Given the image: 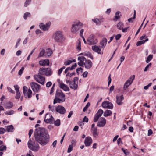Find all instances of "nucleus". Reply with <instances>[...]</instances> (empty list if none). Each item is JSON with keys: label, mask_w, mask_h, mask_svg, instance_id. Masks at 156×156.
I'll use <instances>...</instances> for the list:
<instances>
[{"label": "nucleus", "mask_w": 156, "mask_h": 156, "mask_svg": "<svg viewBox=\"0 0 156 156\" xmlns=\"http://www.w3.org/2000/svg\"><path fill=\"white\" fill-rule=\"evenodd\" d=\"M34 136L36 141L42 146H45L50 141V136L46 129L43 127H39L36 129Z\"/></svg>", "instance_id": "obj_1"}, {"label": "nucleus", "mask_w": 156, "mask_h": 156, "mask_svg": "<svg viewBox=\"0 0 156 156\" xmlns=\"http://www.w3.org/2000/svg\"><path fill=\"white\" fill-rule=\"evenodd\" d=\"M53 38L55 42L58 43H61L65 40L64 35L60 31L55 32L53 36Z\"/></svg>", "instance_id": "obj_2"}, {"label": "nucleus", "mask_w": 156, "mask_h": 156, "mask_svg": "<svg viewBox=\"0 0 156 156\" xmlns=\"http://www.w3.org/2000/svg\"><path fill=\"white\" fill-rule=\"evenodd\" d=\"M83 23L79 21L74 22L72 25L71 32L74 34L76 33L83 27Z\"/></svg>", "instance_id": "obj_3"}, {"label": "nucleus", "mask_w": 156, "mask_h": 156, "mask_svg": "<svg viewBox=\"0 0 156 156\" xmlns=\"http://www.w3.org/2000/svg\"><path fill=\"white\" fill-rule=\"evenodd\" d=\"M27 144L28 147L33 151H37L39 149L38 144L35 142H32L30 139L29 140Z\"/></svg>", "instance_id": "obj_4"}, {"label": "nucleus", "mask_w": 156, "mask_h": 156, "mask_svg": "<svg viewBox=\"0 0 156 156\" xmlns=\"http://www.w3.org/2000/svg\"><path fill=\"white\" fill-rule=\"evenodd\" d=\"M87 41L88 44L90 45L96 44L98 42V41L96 37L93 34L90 35L88 38Z\"/></svg>", "instance_id": "obj_5"}, {"label": "nucleus", "mask_w": 156, "mask_h": 156, "mask_svg": "<svg viewBox=\"0 0 156 156\" xmlns=\"http://www.w3.org/2000/svg\"><path fill=\"white\" fill-rule=\"evenodd\" d=\"M135 78V75H133L125 83L123 86V90H125L132 83Z\"/></svg>", "instance_id": "obj_6"}, {"label": "nucleus", "mask_w": 156, "mask_h": 156, "mask_svg": "<svg viewBox=\"0 0 156 156\" xmlns=\"http://www.w3.org/2000/svg\"><path fill=\"white\" fill-rule=\"evenodd\" d=\"M34 78L36 81L41 84L43 85L44 83L45 78L39 75H36L34 76Z\"/></svg>", "instance_id": "obj_7"}, {"label": "nucleus", "mask_w": 156, "mask_h": 156, "mask_svg": "<svg viewBox=\"0 0 156 156\" xmlns=\"http://www.w3.org/2000/svg\"><path fill=\"white\" fill-rule=\"evenodd\" d=\"M54 121V118L50 114L47 113L46 114L44 119V121L47 123L52 124Z\"/></svg>", "instance_id": "obj_8"}, {"label": "nucleus", "mask_w": 156, "mask_h": 156, "mask_svg": "<svg viewBox=\"0 0 156 156\" xmlns=\"http://www.w3.org/2000/svg\"><path fill=\"white\" fill-rule=\"evenodd\" d=\"M101 105L102 107L105 108L112 109L113 108V104L112 103L108 101L103 102Z\"/></svg>", "instance_id": "obj_9"}, {"label": "nucleus", "mask_w": 156, "mask_h": 156, "mask_svg": "<svg viewBox=\"0 0 156 156\" xmlns=\"http://www.w3.org/2000/svg\"><path fill=\"white\" fill-rule=\"evenodd\" d=\"M31 88L34 92H38L40 89V86L35 82H32L30 83Z\"/></svg>", "instance_id": "obj_10"}, {"label": "nucleus", "mask_w": 156, "mask_h": 156, "mask_svg": "<svg viewBox=\"0 0 156 156\" xmlns=\"http://www.w3.org/2000/svg\"><path fill=\"white\" fill-rule=\"evenodd\" d=\"M55 97H57L65 100V96L61 90L57 89L56 92Z\"/></svg>", "instance_id": "obj_11"}, {"label": "nucleus", "mask_w": 156, "mask_h": 156, "mask_svg": "<svg viewBox=\"0 0 156 156\" xmlns=\"http://www.w3.org/2000/svg\"><path fill=\"white\" fill-rule=\"evenodd\" d=\"M124 99L123 95L122 94L117 95L116 96V102L117 104L119 105H121L123 104L122 101Z\"/></svg>", "instance_id": "obj_12"}, {"label": "nucleus", "mask_w": 156, "mask_h": 156, "mask_svg": "<svg viewBox=\"0 0 156 156\" xmlns=\"http://www.w3.org/2000/svg\"><path fill=\"white\" fill-rule=\"evenodd\" d=\"M65 108L61 105H58L56 107V112L62 115L64 114L66 112Z\"/></svg>", "instance_id": "obj_13"}, {"label": "nucleus", "mask_w": 156, "mask_h": 156, "mask_svg": "<svg viewBox=\"0 0 156 156\" xmlns=\"http://www.w3.org/2000/svg\"><path fill=\"white\" fill-rule=\"evenodd\" d=\"M92 139L90 136H87L86 137L84 141V143L86 146L89 147L91 145L92 143Z\"/></svg>", "instance_id": "obj_14"}, {"label": "nucleus", "mask_w": 156, "mask_h": 156, "mask_svg": "<svg viewBox=\"0 0 156 156\" xmlns=\"http://www.w3.org/2000/svg\"><path fill=\"white\" fill-rule=\"evenodd\" d=\"M40 28L43 31H46L48 30L50 26V23H48L45 24L43 23H41L39 25Z\"/></svg>", "instance_id": "obj_15"}, {"label": "nucleus", "mask_w": 156, "mask_h": 156, "mask_svg": "<svg viewBox=\"0 0 156 156\" xmlns=\"http://www.w3.org/2000/svg\"><path fill=\"white\" fill-rule=\"evenodd\" d=\"M93 63L90 60L87 59L84 63V66L87 69H90L92 66Z\"/></svg>", "instance_id": "obj_16"}, {"label": "nucleus", "mask_w": 156, "mask_h": 156, "mask_svg": "<svg viewBox=\"0 0 156 156\" xmlns=\"http://www.w3.org/2000/svg\"><path fill=\"white\" fill-rule=\"evenodd\" d=\"M106 123V120L105 118L101 117L98 122L97 126L99 127H104Z\"/></svg>", "instance_id": "obj_17"}, {"label": "nucleus", "mask_w": 156, "mask_h": 156, "mask_svg": "<svg viewBox=\"0 0 156 156\" xmlns=\"http://www.w3.org/2000/svg\"><path fill=\"white\" fill-rule=\"evenodd\" d=\"M92 50L95 52L98 53V54H102L103 53L101 52V48L96 45H94L92 46Z\"/></svg>", "instance_id": "obj_18"}, {"label": "nucleus", "mask_w": 156, "mask_h": 156, "mask_svg": "<svg viewBox=\"0 0 156 156\" xmlns=\"http://www.w3.org/2000/svg\"><path fill=\"white\" fill-rule=\"evenodd\" d=\"M60 87L63 90L66 91H69V89L68 86L66 84L63 83H60L59 85Z\"/></svg>", "instance_id": "obj_19"}, {"label": "nucleus", "mask_w": 156, "mask_h": 156, "mask_svg": "<svg viewBox=\"0 0 156 156\" xmlns=\"http://www.w3.org/2000/svg\"><path fill=\"white\" fill-rule=\"evenodd\" d=\"M107 42V40L106 38H103L100 43V44L101 45V48H104L106 45Z\"/></svg>", "instance_id": "obj_20"}, {"label": "nucleus", "mask_w": 156, "mask_h": 156, "mask_svg": "<svg viewBox=\"0 0 156 156\" xmlns=\"http://www.w3.org/2000/svg\"><path fill=\"white\" fill-rule=\"evenodd\" d=\"M77 66L76 63H75L74 65H73L72 66L70 67H67L65 70L64 73L66 74L69 70L71 71L72 70L74 69Z\"/></svg>", "instance_id": "obj_21"}, {"label": "nucleus", "mask_w": 156, "mask_h": 156, "mask_svg": "<svg viewBox=\"0 0 156 156\" xmlns=\"http://www.w3.org/2000/svg\"><path fill=\"white\" fill-rule=\"evenodd\" d=\"M39 64L41 66H48L49 64V61L48 59L44 60V61H40L39 62Z\"/></svg>", "instance_id": "obj_22"}, {"label": "nucleus", "mask_w": 156, "mask_h": 156, "mask_svg": "<svg viewBox=\"0 0 156 156\" xmlns=\"http://www.w3.org/2000/svg\"><path fill=\"white\" fill-rule=\"evenodd\" d=\"M65 101L64 99H62L60 98L55 97L54 99L53 104H55L57 103H60L61 102H63Z\"/></svg>", "instance_id": "obj_23"}, {"label": "nucleus", "mask_w": 156, "mask_h": 156, "mask_svg": "<svg viewBox=\"0 0 156 156\" xmlns=\"http://www.w3.org/2000/svg\"><path fill=\"white\" fill-rule=\"evenodd\" d=\"M52 74L51 69L50 68H46L45 75L46 76H50Z\"/></svg>", "instance_id": "obj_24"}, {"label": "nucleus", "mask_w": 156, "mask_h": 156, "mask_svg": "<svg viewBox=\"0 0 156 156\" xmlns=\"http://www.w3.org/2000/svg\"><path fill=\"white\" fill-rule=\"evenodd\" d=\"M69 85L70 88L74 90L76 89L78 87L77 84L73 82L70 83Z\"/></svg>", "instance_id": "obj_25"}, {"label": "nucleus", "mask_w": 156, "mask_h": 156, "mask_svg": "<svg viewBox=\"0 0 156 156\" xmlns=\"http://www.w3.org/2000/svg\"><path fill=\"white\" fill-rule=\"evenodd\" d=\"M45 68H40L39 70V73L38 74L40 75H45V71H46Z\"/></svg>", "instance_id": "obj_26"}, {"label": "nucleus", "mask_w": 156, "mask_h": 156, "mask_svg": "<svg viewBox=\"0 0 156 156\" xmlns=\"http://www.w3.org/2000/svg\"><path fill=\"white\" fill-rule=\"evenodd\" d=\"M7 131L8 132H13V130L14 129V127L12 125H10L7 126L5 127Z\"/></svg>", "instance_id": "obj_27"}, {"label": "nucleus", "mask_w": 156, "mask_h": 156, "mask_svg": "<svg viewBox=\"0 0 156 156\" xmlns=\"http://www.w3.org/2000/svg\"><path fill=\"white\" fill-rule=\"evenodd\" d=\"M112 112L111 111L107 110L104 113L103 115L105 117L111 115Z\"/></svg>", "instance_id": "obj_28"}, {"label": "nucleus", "mask_w": 156, "mask_h": 156, "mask_svg": "<svg viewBox=\"0 0 156 156\" xmlns=\"http://www.w3.org/2000/svg\"><path fill=\"white\" fill-rule=\"evenodd\" d=\"M45 56H50L52 54V51L51 49L48 48L45 51Z\"/></svg>", "instance_id": "obj_29"}, {"label": "nucleus", "mask_w": 156, "mask_h": 156, "mask_svg": "<svg viewBox=\"0 0 156 156\" xmlns=\"http://www.w3.org/2000/svg\"><path fill=\"white\" fill-rule=\"evenodd\" d=\"M80 55H83L84 56H86L92 59H93V57L91 54L90 52H87V53H82L80 54Z\"/></svg>", "instance_id": "obj_30"}, {"label": "nucleus", "mask_w": 156, "mask_h": 156, "mask_svg": "<svg viewBox=\"0 0 156 156\" xmlns=\"http://www.w3.org/2000/svg\"><path fill=\"white\" fill-rule=\"evenodd\" d=\"M148 41V39L147 38L145 40H142L140 41H138L136 44V45L137 46H139L142 44H144L146 42Z\"/></svg>", "instance_id": "obj_31"}, {"label": "nucleus", "mask_w": 156, "mask_h": 156, "mask_svg": "<svg viewBox=\"0 0 156 156\" xmlns=\"http://www.w3.org/2000/svg\"><path fill=\"white\" fill-rule=\"evenodd\" d=\"M93 134L94 137H96L98 135V133L97 132V128H94L93 129Z\"/></svg>", "instance_id": "obj_32"}, {"label": "nucleus", "mask_w": 156, "mask_h": 156, "mask_svg": "<svg viewBox=\"0 0 156 156\" xmlns=\"http://www.w3.org/2000/svg\"><path fill=\"white\" fill-rule=\"evenodd\" d=\"M13 106V103L11 102H9L7 103L5 105V107L7 109L11 108Z\"/></svg>", "instance_id": "obj_33"}, {"label": "nucleus", "mask_w": 156, "mask_h": 156, "mask_svg": "<svg viewBox=\"0 0 156 156\" xmlns=\"http://www.w3.org/2000/svg\"><path fill=\"white\" fill-rule=\"evenodd\" d=\"M27 87L24 86L23 88V91L24 96L26 98H27Z\"/></svg>", "instance_id": "obj_34"}, {"label": "nucleus", "mask_w": 156, "mask_h": 156, "mask_svg": "<svg viewBox=\"0 0 156 156\" xmlns=\"http://www.w3.org/2000/svg\"><path fill=\"white\" fill-rule=\"evenodd\" d=\"M48 108L49 110H51L53 112H54L55 111H56V107L55 106H51L50 105H49L48 106Z\"/></svg>", "instance_id": "obj_35"}, {"label": "nucleus", "mask_w": 156, "mask_h": 156, "mask_svg": "<svg viewBox=\"0 0 156 156\" xmlns=\"http://www.w3.org/2000/svg\"><path fill=\"white\" fill-rule=\"evenodd\" d=\"M123 23L121 22H119L117 25V27L118 29L120 30H122V28H123Z\"/></svg>", "instance_id": "obj_36"}, {"label": "nucleus", "mask_w": 156, "mask_h": 156, "mask_svg": "<svg viewBox=\"0 0 156 156\" xmlns=\"http://www.w3.org/2000/svg\"><path fill=\"white\" fill-rule=\"evenodd\" d=\"M31 16V14L30 12H27L24 13L23 16L24 19L26 20L28 17H30Z\"/></svg>", "instance_id": "obj_37"}, {"label": "nucleus", "mask_w": 156, "mask_h": 156, "mask_svg": "<svg viewBox=\"0 0 156 156\" xmlns=\"http://www.w3.org/2000/svg\"><path fill=\"white\" fill-rule=\"evenodd\" d=\"M45 55V50L43 49L39 53L38 57H40L43 56L44 55Z\"/></svg>", "instance_id": "obj_38"}, {"label": "nucleus", "mask_w": 156, "mask_h": 156, "mask_svg": "<svg viewBox=\"0 0 156 156\" xmlns=\"http://www.w3.org/2000/svg\"><path fill=\"white\" fill-rule=\"evenodd\" d=\"M153 55H150L147 57L146 60V62L147 63H148L149 62L152 60L153 58Z\"/></svg>", "instance_id": "obj_39"}, {"label": "nucleus", "mask_w": 156, "mask_h": 156, "mask_svg": "<svg viewBox=\"0 0 156 156\" xmlns=\"http://www.w3.org/2000/svg\"><path fill=\"white\" fill-rule=\"evenodd\" d=\"M32 91L30 89L28 90L27 92V96L29 98H30L32 96Z\"/></svg>", "instance_id": "obj_40"}, {"label": "nucleus", "mask_w": 156, "mask_h": 156, "mask_svg": "<svg viewBox=\"0 0 156 156\" xmlns=\"http://www.w3.org/2000/svg\"><path fill=\"white\" fill-rule=\"evenodd\" d=\"M103 113V111L101 109H99L98 112L96 114L100 117Z\"/></svg>", "instance_id": "obj_41"}, {"label": "nucleus", "mask_w": 156, "mask_h": 156, "mask_svg": "<svg viewBox=\"0 0 156 156\" xmlns=\"http://www.w3.org/2000/svg\"><path fill=\"white\" fill-rule=\"evenodd\" d=\"M14 111L13 110H11L10 111H8L5 112V115H12L14 113Z\"/></svg>", "instance_id": "obj_42"}, {"label": "nucleus", "mask_w": 156, "mask_h": 156, "mask_svg": "<svg viewBox=\"0 0 156 156\" xmlns=\"http://www.w3.org/2000/svg\"><path fill=\"white\" fill-rule=\"evenodd\" d=\"M120 13V12L119 11L117 12L115 14V18L116 19V20L118 19H119L120 18L119 14Z\"/></svg>", "instance_id": "obj_43"}, {"label": "nucleus", "mask_w": 156, "mask_h": 156, "mask_svg": "<svg viewBox=\"0 0 156 156\" xmlns=\"http://www.w3.org/2000/svg\"><path fill=\"white\" fill-rule=\"evenodd\" d=\"M78 60H81L83 62H85L87 59L84 56H79L78 58Z\"/></svg>", "instance_id": "obj_44"}, {"label": "nucleus", "mask_w": 156, "mask_h": 156, "mask_svg": "<svg viewBox=\"0 0 156 156\" xmlns=\"http://www.w3.org/2000/svg\"><path fill=\"white\" fill-rule=\"evenodd\" d=\"M54 124L55 126H58L60 124V119H57L54 122Z\"/></svg>", "instance_id": "obj_45"}, {"label": "nucleus", "mask_w": 156, "mask_h": 156, "mask_svg": "<svg viewBox=\"0 0 156 156\" xmlns=\"http://www.w3.org/2000/svg\"><path fill=\"white\" fill-rule=\"evenodd\" d=\"M90 102H88L87 104L85 106V107L84 108L83 111V112H85L87 109L90 106Z\"/></svg>", "instance_id": "obj_46"}, {"label": "nucleus", "mask_w": 156, "mask_h": 156, "mask_svg": "<svg viewBox=\"0 0 156 156\" xmlns=\"http://www.w3.org/2000/svg\"><path fill=\"white\" fill-rule=\"evenodd\" d=\"M6 149V146H3V144L0 146V151H3L4 150L5 151Z\"/></svg>", "instance_id": "obj_47"}, {"label": "nucleus", "mask_w": 156, "mask_h": 156, "mask_svg": "<svg viewBox=\"0 0 156 156\" xmlns=\"http://www.w3.org/2000/svg\"><path fill=\"white\" fill-rule=\"evenodd\" d=\"M65 68V66H63L58 70V75L59 76H60L63 70Z\"/></svg>", "instance_id": "obj_48"}, {"label": "nucleus", "mask_w": 156, "mask_h": 156, "mask_svg": "<svg viewBox=\"0 0 156 156\" xmlns=\"http://www.w3.org/2000/svg\"><path fill=\"white\" fill-rule=\"evenodd\" d=\"M99 118V116L96 114L94 118V122H97Z\"/></svg>", "instance_id": "obj_49"}, {"label": "nucleus", "mask_w": 156, "mask_h": 156, "mask_svg": "<svg viewBox=\"0 0 156 156\" xmlns=\"http://www.w3.org/2000/svg\"><path fill=\"white\" fill-rule=\"evenodd\" d=\"M6 129L3 128V127H0V135L4 133L6 131Z\"/></svg>", "instance_id": "obj_50"}, {"label": "nucleus", "mask_w": 156, "mask_h": 156, "mask_svg": "<svg viewBox=\"0 0 156 156\" xmlns=\"http://www.w3.org/2000/svg\"><path fill=\"white\" fill-rule=\"evenodd\" d=\"M20 91L16 92L15 98L16 99H19L20 97Z\"/></svg>", "instance_id": "obj_51"}, {"label": "nucleus", "mask_w": 156, "mask_h": 156, "mask_svg": "<svg viewBox=\"0 0 156 156\" xmlns=\"http://www.w3.org/2000/svg\"><path fill=\"white\" fill-rule=\"evenodd\" d=\"M151 63H150L148 65H147V66L145 67L144 69V72H146L147 71L148 68L149 67H150L151 66Z\"/></svg>", "instance_id": "obj_52"}, {"label": "nucleus", "mask_w": 156, "mask_h": 156, "mask_svg": "<svg viewBox=\"0 0 156 156\" xmlns=\"http://www.w3.org/2000/svg\"><path fill=\"white\" fill-rule=\"evenodd\" d=\"M31 1V0H26L24 4L25 7H27L30 3Z\"/></svg>", "instance_id": "obj_53"}, {"label": "nucleus", "mask_w": 156, "mask_h": 156, "mask_svg": "<svg viewBox=\"0 0 156 156\" xmlns=\"http://www.w3.org/2000/svg\"><path fill=\"white\" fill-rule=\"evenodd\" d=\"M92 21L94 23H95L96 25H98L100 23V21L98 19H94L92 20Z\"/></svg>", "instance_id": "obj_54"}, {"label": "nucleus", "mask_w": 156, "mask_h": 156, "mask_svg": "<svg viewBox=\"0 0 156 156\" xmlns=\"http://www.w3.org/2000/svg\"><path fill=\"white\" fill-rule=\"evenodd\" d=\"M72 62V61L70 60L64 62V64L65 66H67L70 65Z\"/></svg>", "instance_id": "obj_55"}, {"label": "nucleus", "mask_w": 156, "mask_h": 156, "mask_svg": "<svg viewBox=\"0 0 156 156\" xmlns=\"http://www.w3.org/2000/svg\"><path fill=\"white\" fill-rule=\"evenodd\" d=\"M73 147L72 145H70L69 146V148L67 150V152L69 153L70 152L73 150Z\"/></svg>", "instance_id": "obj_56"}, {"label": "nucleus", "mask_w": 156, "mask_h": 156, "mask_svg": "<svg viewBox=\"0 0 156 156\" xmlns=\"http://www.w3.org/2000/svg\"><path fill=\"white\" fill-rule=\"evenodd\" d=\"M79 61L78 62V65L80 66L83 67L84 62L82 61L81 60Z\"/></svg>", "instance_id": "obj_57"}, {"label": "nucleus", "mask_w": 156, "mask_h": 156, "mask_svg": "<svg viewBox=\"0 0 156 156\" xmlns=\"http://www.w3.org/2000/svg\"><path fill=\"white\" fill-rule=\"evenodd\" d=\"M24 67H22L21 68V69L18 72V74L19 75L21 76V75L23 73V71L24 70Z\"/></svg>", "instance_id": "obj_58"}, {"label": "nucleus", "mask_w": 156, "mask_h": 156, "mask_svg": "<svg viewBox=\"0 0 156 156\" xmlns=\"http://www.w3.org/2000/svg\"><path fill=\"white\" fill-rule=\"evenodd\" d=\"M7 90H8V91L10 92V93H13V94H15V92L13 91L12 89L11 88H10V87H8L7 88Z\"/></svg>", "instance_id": "obj_59"}, {"label": "nucleus", "mask_w": 156, "mask_h": 156, "mask_svg": "<svg viewBox=\"0 0 156 156\" xmlns=\"http://www.w3.org/2000/svg\"><path fill=\"white\" fill-rule=\"evenodd\" d=\"M121 150L123 151L125 155H126L129 154V152L126 151H127V149L125 150L123 148H122L121 149Z\"/></svg>", "instance_id": "obj_60"}, {"label": "nucleus", "mask_w": 156, "mask_h": 156, "mask_svg": "<svg viewBox=\"0 0 156 156\" xmlns=\"http://www.w3.org/2000/svg\"><path fill=\"white\" fill-rule=\"evenodd\" d=\"M77 49L78 50L80 51L81 49V42L79 41L77 47Z\"/></svg>", "instance_id": "obj_61"}, {"label": "nucleus", "mask_w": 156, "mask_h": 156, "mask_svg": "<svg viewBox=\"0 0 156 156\" xmlns=\"http://www.w3.org/2000/svg\"><path fill=\"white\" fill-rule=\"evenodd\" d=\"M146 39L147 38V36H146L145 34H144L143 35L141 36L140 38V40L142 41L144 39Z\"/></svg>", "instance_id": "obj_62"}, {"label": "nucleus", "mask_w": 156, "mask_h": 156, "mask_svg": "<svg viewBox=\"0 0 156 156\" xmlns=\"http://www.w3.org/2000/svg\"><path fill=\"white\" fill-rule=\"evenodd\" d=\"M117 143L118 144L119 146L120 145V144H122V142L121 140V139L120 138H119L117 141Z\"/></svg>", "instance_id": "obj_63"}, {"label": "nucleus", "mask_w": 156, "mask_h": 156, "mask_svg": "<svg viewBox=\"0 0 156 156\" xmlns=\"http://www.w3.org/2000/svg\"><path fill=\"white\" fill-rule=\"evenodd\" d=\"M121 37V35L120 34H118L115 36V39L117 40H119Z\"/></svg>", "instance_id": "obj_64"}]
</instances>
